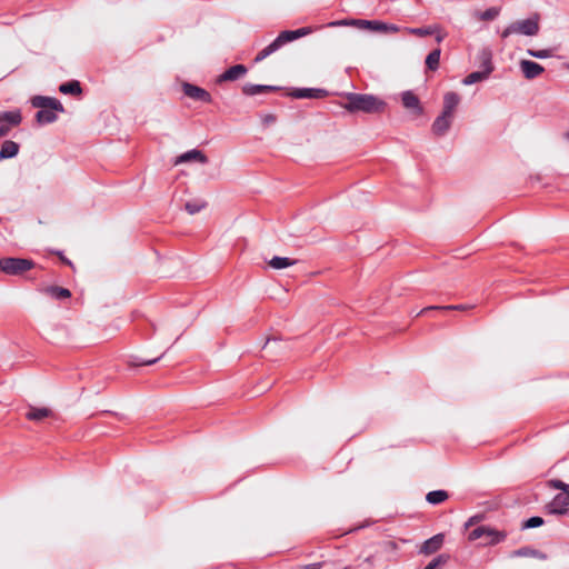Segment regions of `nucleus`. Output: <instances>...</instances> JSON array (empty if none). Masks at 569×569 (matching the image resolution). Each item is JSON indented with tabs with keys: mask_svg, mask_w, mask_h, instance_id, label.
Instances as JSON below:
<instances>
[{
	"mask_svg": "<svg viewBox=\"0 0 569 569\" xmlns=\"http://www.w3.org/2000/svg\"><path fill=\"white\" fill-rule=\"evenodd\" d=\"M36 266L32 259L6 257L0 259V271L9 276H22Z\"/></svg>",
	"mask_w": 569,
	"mask_h": 569,
	"instance_id": "obj_4",
	"label": "nucleus"
},
{
	"mask_svg": "<svg viewBox=\"0 0 569 569\" xmlns=\"http://www.w3.org/2000/svg\"><path fill=\"white\" fill-rule=\"evenodd\" d=\"M182 91L187 97L193 100L201 101L204 103H210L212 101L211 94L203 88H200L196 84L184 82L182 84Z\"/></svg>",
	"mask_w": 569,
	"mask_h": 569,
	"instance_id": "obj_10",
	"label": "nucleus"
},
{
	"mask_svg": "<svg viewBox=\"0 0 569 569\" xmlns=\"http://www.w3.org/2000/svg\"><path fill=\"white\" fill-rule=\"evenodd\" d=\"M498 14H499V9L491 7L481 13V19L485 21H491V20L496 19L498 17Z\"/></svg>",
	"mask_w": 569,
	"mask_h": 569,
	"instance_id": "obj_36",
	"label": "nucleus"
},
{
	"mask_svg": "<svg viewBox=\"0 0 569 569\" xmlns=\"http://www.w3.org/2000/svg\"><path fill=\"white\" fill-rule=\"evenodd\" d=\"M486 532H487V526H479V527L472 529L469 532L468 539L470 541H476L478 539H482L483 540V537L486 536Z\"/></svg>",
	"mask_w": 569,
	"mask_h": 569,
	"instance_id": "obj_33",
	"label": "nucleus"
},
{
	"mask_svg": "<svg viewBox=\"0 0 569 569\" xmlns=\"http://www.w3.org/2000/svg\"><path fill=\"white\" fill-rule=\"evenodd\" d=\"M19 143L12 140H6L0 149V161L16 157L19 152Z\"/></svg>",
	"mask_w": 569,
	"mask_h": 569,
	"instance_id": "obj_20",
	"label": "nucleus"
},
{
	"mask_svg": "<svg viewBox=\"0 0 569 569\" xmlns=\"http://www.w3.org/2000/svg\"><path fill=\"white\" fill-rule=\"evenodd\" d=\"M527 53L530 57L537 58V59H547L553 56L552 49H542V50H535V49H528Z\"/></svg>",
	"mask_w": 569,
	"mask_h": 569,
	"instance_id": "obj_32",
	"label": "nucleus"
},
{
	"mask_svg": "<svg viewBox=\"0 0 569 569\" xmlns=\"http://www.w3.org/2000/svg\"><path fill=\"white\" fill-rule=\"evenodd\" d=\"M443 540H445L443 533L435 535L433 537L427 539L422 543V546L420 548V553L432 555V553L437 552L442 547Z\"/></svg>",
	"mask_w": 569,
	"mask_h": 569,
	"instance_id": "obj_17",
	"label": "nucleus"
},
{
	"mask_svg": "<svg viewBox=\"0 0 569 569\" xmlns=\"http://www.w3.org/2000/svg\"><path fill=\"white\" fill-rule=\"evenodd\" d=\"M460 96L449 91L443 94L442 112L435 119L431 130L437 137L445 136L452 124L455 111L460 103Z\"/></svg>",
	"mask_w": 569,
	"mask_h": 569,
	"instance_id": "obj_2",
	"label": "nucleus"
},
{
	"mask_svg": "<svg viewBox=\"0 0 569 569\" xmlns=\"http://www.w3.org/2000/svg\"><path fill=\"white\" fill-rule=\"evenodd\" d=\"M441 50L439 48L432 50L426 58V66L429 70L436 71L439 68Z\"/></svg>",
	"mask_w": 569,
	"mask_h": 569,
	"instance_id": "obj_27",
	"label": "nucleus"
},
{
	"mask_svg": "<svg viewBox=\"0 0 569 569\" xmlns=\"http://www.w3.org/2000/svg\"><path fill=\"white\" fill-rule=\"evenodd\" d=\"M346 99L347 102L342 107L350 113L380 114L385 112L387 107L386 101L369 93L348 92Z\"/></svg>",
	"mask_w": 569,
	"mask_h": 569,
	"instance_id": "obj_1",
	"label": "nucleus"
},
{
	"mask_svg": "<svg viewBox=\"0 0 569 569\" xmlns=\"http://www.w3.org/2000/svg\"><path fill=\"white\" fill-rule=\"evenodd\" d=\"M274 121H276V116H273V114H266L263 117L264 124H270V123H273Z\"/></svg>",
	"mask_w": 569,
	"mask_h": 569,
	"instance_id": "obj_39",
	"label": "nucleus"
},
{
	"mask_svg": "<svg viewBox=\"0 0 569 569\" xmlns=\"http://www.w3.org/2000/svg\"><path fill=\"white\" fill-rule=\"evenodd\" d=\"M164 353H166V351L163 353H161L160 356L152 358V359H142L139 357H132L130 365L134 366V367L150 366V365L158 362L164 356Z\"/></svg>",
	"mask_w": 569,
	"mask_h": 569,
	"instance_id": "obj_30",
	"label": "nucleus"
},
{
	"mask_svg": "<svg viewBox=\"0 0 569 569\" xmlns=\"http://www.w3.org/2000/svg\"><path fill=\"white\" fill-rule=\"evenodd\" d=\"M44 292L56 300H63L71 297V291L69 289L59 286L47 287Z\"/></svg>",
	"mask_w": 569,
	"mask_h": 569,
	"instance_id": "obj_23",
	"label": "nucleus"
},
{
	"mask_svg": "<svg viewBox=\"0 0 569 569\" xmlns=\"http://www.w3.org/2000/svg\"><path fill=\"white\" fill-rule=\"evenodd\" d=\"M321 567H322V562H313V563L303 566V569H321Z\"/></svg>",
	"mask_w": 569,
	"mask_h": 569,
	"instance_id": "obj_40",
	"label": "nucleus"
},
{
	"mask_svg": "<svg viewBox=\"0 0 569 569\" xmlns=\"http://www.w3.org/2000/svg\"><path fill=\"white\" fill-rule=\"evenodd\" d=\"M22 121L19 109L0 112V138L6 137L11 128L18 127Z\"/></svg>",
	"mask_w": 569,
	"mask_h": 569,
	"instance_id": "obj_7",
	"label": "nucleus"
},
{
	"mask_svg": "<svg viewBox=\"0 0 569 569\" xmlns=\"http://www.w3.org/2000/svg\"><path fill=\"white\" fill-rule=\"evenodd\" d=\"M311 33V28L303 27L299 28L297 30H284L281 31L278 37L266 48H263L254 58V62H260L264 60L270 54L278 51L282 46H284L288 42H291L293 40H297L301 37H305L307 34Z\"/></svg>",
	"mask_w": 569,
	"mask_h": 569,
	"instance_id": "obj_3",
	"label": "nucleus"
},
{
	"mask_svg": "<svg viewBox=\"0 0 569 569\" xmlns=\"http://www.w3.org/2000/svg\"><path fill=\"white\" fill-rule=\"evenodd\" d=\"M59 91L63 94L80 96L82 93V88L78 80H70L61 83Z\"/></svg>",
	"mask_w": 569,
	"mask_h": 569,
	"instance_id": "obj_22",
	"label": "nucleus"
},
{
	"mask_svg": "<svg viewBox=\"0 0 569 569\" xmlns=\"http://www.w3.org/2000/svg\"><path fill=\"white\" fill-rule=\"evenodd\" d=\"M366 562H371V557L366 558Z\"/></svg>",
	"mask_w": 569,
	"mask_h": 569,
	"instance_id": "obj_45",
	"label": "nucleus"
},
{
	"mask_svg": "<svg viewBox=\"0 0 569 569\" xmlns=\"http://www.w3.org/2000/svg\"><path fill=\"white\" fill-rule=\"evenodd\" d=\"M449 498V493L446 490L439 489L427 493L426 500L430 505H440Z\"/></svg>",
	"mask_w": 569,
	"mask_h": 569,
	"instance_id": "obj_25",
	"label": "nucleus"
},
{
	"mask_svg": "<svg viewBox=\"0 0 569 569\" xmlns=\"http://www.w3.org/2000/svg\"><path fill=\"white\" fill-rule=\"evenodd\" d=\"M520 69L523 76L529 80L539 77L545 71V68L541 64L531 60H521Z\"/></svg>",
	"mask_w": 569,
	"mask_h": 569,
	"instance_id": "obj_16",
	"label": "nucleus"
},
{
	"mask_svg": "<svg viewBox=\"0 0 569 569\" xmlns=\"http://www.w3.org/2000/svg\"><path fill=\"white\" fill-rule=\"evenodd\" d=\"M410 32L418 37H427V36H431L433 33V31L429 27L428 28H415V29H411Z\"/></svg>",
	"mask_w": 569,
	"mask_h": 569,
	"instance_id": "obj_38",
	"label": "nucleus"
},
{
	"mask_svg": "<svg viewBox=\"0 0 569 569\" xmlns=\"http://www.w3.org/2000/svg\"><path fill=\"white\" fill-rule=\"evenodd\" d=\"M449 560V556L448 555H445V553H441L439 556H437L436 558H433L426 567L425 569H436L438 568L439 566H442L445 563H447V561Z\"/></svg>",
	"mask_w": 569,
	"mask_h": 569,
	"instance_id": "obj_34",
	"label": "nucleus"
},
{
	"mask_svg": "<svg viewBox=\"0 0 569 569\" xmlns=\"http://www.w3.org/2000/svg\"><path fill=\"white\" fill-rule=\"evenodd\" d=\"M476 519H477V517H472V518H470V519L468 520V522L466 523V527H469V526L473 525V523H475V521H476Z\"/></svg>",
	"mask_w": 569,
	"mask_h": 569,
	"instance_id": "obj_42",
	"label": "nucleus"
},
{
	"mask_svg": "<svg viewBox=\"0 0 569 569\" xmlns=\"http://www.w3.org/2000/svg\"><path fill=\"white\" fill-rule=\"evenodd\" d=\"M482 61H481V71H473L469 73L465 79L462 80V83L466 86H470L473 83H477L479 81L486 80L490 73L493 71L492 62H491V53L489 51H483L482 54Z\"/></svg>",
	"mask_w": 569,
	"mask_h": 569,
	"instance_id": "obj_6",
	"label": "nucleus"
},
{
	"mask_svg": "<svg viewBox=\"0 0 569 569\" xmlns=\"http://www.w3.org/2000/svg\"><path fill=\"white\" fill-rule=\"evenodd\" d=\"M206 207V202H197V201H188L184 204L186 210L190 214L198 213L200 210H202Z\"/></svg>",
	"mask_w": 569,
	"mask_h": 569,
	"instance_id": "obj_35",
	"label": "nucleus"
},
{
	"mask_svg": "<svg viewBox=\"0 0 569 569\" xmlns=\"http://www.w3.org/2000/svg\"><path fill=\"white\" fill-rule=\"evenodd\" d=\"M61 260H62L64 263H67V264H69V266H72L71 261H70L69 259H67L66 257L61 256Z\"/></svg>",
	"mask_w": 569,
	"mask_h": 569,
	"instance_id": "obj_43",
	"label": "nucleus"
},
{
	"mask_svg": "<svg viewBox=\"0 0 569 569\" xmlns=\"http://www.w3.org/2000/svg\"><path fill=\"white\" fill-rule=\"evenodd\" d=\"M515 557H532L545 560L547 556L541 551L533 549L531 547H522L513 551Z\"/></svg>",
	"mask_w": 569,
	"mask_h": 569,
	"instance_id": "obj_26",
	"label": "nucleus"
},
{
	"mask_svg": "<svg viewBox=\"0 0 569 569\" xmlns=\"http://www.w3.org/2000/svg\"><path fill=\"white\" fill-rule=\"evenodd\" d=\"M278 90H280V87L268 86V84L246 83L242 87L243 94L249 96V97H252V96H256V94H260V93H266V92H274V91H278Z\"/></svg>",
	"mask_w": 569,
	"mask_h": 569,
	"instance_id": "obj_19",
	"label": "nucleus"
},
{
	"mask_svg": "<svg viewBox=\"0 0 569 569\" xmlns=\"http://www.w3.org/2000/svg\"><path fill=\"white\" fill-rule=\"evenodd\" d=\"M51 411L47 408H31L27 413L26 417L29 420L33 421H40L47 417H49Z\"/></svg>",
	"mask_w": 569,
	"mask_h": 569,
	"instance_id": "obj_28",
	"label": "nucleus"
},
{
	"mask_svg": "<svg viewBox=\"0 0 569 569\" xmlns=\"http://www.w3.org/2000/svg\"><path fill=\"white\" fill-rule=\"evenodd\" d=\"M337 26H361L366 28H370L376 31H386L389 29V26L377 20H339L332 21L328 23V27H337Z\"/></svg>",
	"mask_w": 569,
	"mask_h": 569,
	"instance_id": "obj_8",
	"label": "nucleus"
},
{
	"mask_svg": "<svg viewBox=\"0 0 569 569\" xmlns=\"http://www.w3.org/2000/svg\"><path fill=\"white\" fill-rule=\"evenodd\" d=\"M507 537H508L507 531L497 530L495 528L487 526V532H486V536L483 537V541L481 542V546L487 547V546L499 545V543L503 542L507 539Z\"/></svg>",
	"mask_w": 569,
	"mask_h": 569,
	"instance_id": "obj_15",
	"label": "nucleus"
},
{
	"mask_svg": "<svg viewBox=\"0 0 569 569\" xmlns=\"http://www.w3.org/2000/svg\"><path fill=\"white\" fill-rule=\"evenodd\" d=\"M539 16L535 14L526 20H519L509 24L502 32L501 38L506 39L512 33H520L525 36H536L539 32Z\"/></svg>",
	"mask_w": 569,
	"mask_h": 569,
	"instance_id": "obj_5",
	"label": "nucleus"
},
{
	"mask_svg": "<svg viewBox=\"0 0 569 569\" xmlns=\"http://www.w3.org/2000/svg\"><path fill=\"white\" fill-rule=\"evenodd\" d=\"M543 523H545V520L541 517L535 516V517H531V518L527 519L526 521H523L521 525V529L525 530V529L538 528V527L542 526Z\"/></svg>",
	"mask_w": 569,
	"mask_h": 569,
	"instance_id": "obj_31",
	"label": "nucleus"
},
{
	"mask_svg": "<svg viewBox=\"0 0 569 569\" xmlns=\"http://www.w3.org/2000/svg\"><path fill=\"white\" fill-rule=\"evenodd\" d=\"M442 39H443V37H442V36H438V37H437V42H441V41H442Z\"/></svg>",
	"mask_w": 569,
	"mask_h": 569,
	"instance_id": "obj_44",
	"label": "nucleus"
},
{
	"mask_svg": "<svg viewBox=\"0 0 569 569\" xmlns=\"http://www.w3.org/2000/svg\"><path fill=\"white\" fill-rule=\"evenodd\" d=\"M247 72L248 69L244 64H234L217 78V83H221L224 81H236L243 77Z\"/></svg>",
	"mask_w": 569,
	"mask_h": 569,
	"instance_id": "obj_14",
	"label": "nucleus"
},
{
	"mask_svg": "<svg viewBox=\"0 0 569 569\" xmlns=\"http://www.w3.org/2000/svg\"><path fill=\"white\" fill-rule=\"evenodd\" d=\"M296 263H297V260H295V259H291V258H288V257H278V256H274L268 262V264L272 269H277V270L291 267V266H293Z\"/></svg>",
	"mask_w": 569,
	"mask_h": 569,
	"instance_id": "obj_24",
	"label": "nucleus"
},
{
	"mask_svg": "<svg viewBox=\"0 0 569 569\" xmlns=\"http://www.w3.org/2000/svg\"><path fill=\"white\" fill-rule=\"evenodd\" d=\"M31 104L32 107L38 108L39 110L53 109L58 112H64V107L62 106V103L58 99L51 97L34 96L31 99Z\"/></svg>",
	"mask_w": 569,
	"mask_h": 569,
	"instance_id": "obj_11",
	"label": "nucleus"
},
{
	"mask_svg": "<svg viewBox=\"0 0 569 569\" xmlns=\"http://www.w3.org/2000/svg\"><path fill=\"white\" fill-rule=\"evenodd\" d=\"M566 138L569 139V130L566 132Z\"/></svg>",
	"mask_w": 569,
	"mask_h": 569,
	"instance_id": "obj_46",
	"label": "nucleus"
},
{
	"mask_svg": "<svg viewBox=\"0 0 569 569\" xmlns=\"http://www.w3.org/2000/svg\"><path fill=\"white\" fill-rule=\"evenodd\" d=\"M401 101L406 109L411 110L416 116L423 113V108L417 94L412 91L407 90L401 94Z\"/></svg>",
	"mask_w": 569,
	"mask_h": 569,
	"instance_id": "obj_13",
	"label": "nucleus"
},
{
	"mask_svg": "<svg viewBox=\"0 0 569 569\" xmlns=\"http://www.w3.org/2000/svg\"><path fill=\"white\" fill-rule=\"evenodd\" d=\"M548 486L553 489L561 490L562 492L569 491V485L565 483L559 479H551L548 481Z\"/></svg>",
	"mask_w": 569,
	"mask_h": 569,
	"instance_id": "obj_37",
	"label": "nucleus"
},
{
	"mask_svg": "<svg viewBox=\"0 0 569 569\" xmlns=\"http://www.w3.org/2000/svg\"><path fill=\"white\" fill-rule=\"evenodd\" d=\"M192 160L204 164L208 162V157L202 151L192 149V150H189V151L178 156L174 160V164L177 166V164L189 162Z\"/></svg>",
	"mask_w": 569,
	"mask_h": 569,
	"instance_id": "obj_18",
	"label": "nucleus"
},
{
	"mask_svg": "<svg viewBox=\"0 0 569 569\" xmlns=\"http://www.w3.org/2000/svg\"><path fill=\"white\" fill-rule=\"evenodd\" d=\"M328 94V91L321 88H296L290 92L295 99H322Z\"/></svg>",
	"mask_w": 569,
	"mask_h": 569,
	"instance_id": "obj_12",
	"label": "nucleus"
},
{
	"mask_svg": "<svg viewBox=\"0 0 569 569\" xmlns=\"http://www.w3.org/2000/svg\"><path fill=\"white\" fill-rule=\"evenodd\" d=\"M343 569H351V567L348 566V567H345Z\"/></svg>",
	"mask_w": 569,
	"mask_h": 569,
	"instance_id": "obj_47",
	"label": "nucleus"
},
{
	"mask_svg": "<svg viewBox=\"0 0 569 569\" xmlns=\"http://www.w3.org/2000/svg\"><path fill=\"white\" fill-rule=\"evenodd\" d=\"M569 491L557 493L547 505V511L551 515H565L568 512Z\"/></svg>",
	"mask_w": 569,
	"mask_h": 569,
	"instance_id": "obj_9",
	"label": "nucleus"
},
{
	"mask_svg": "<svg viewBox=\"0 0 569 569\" xmlns=\"http://www.w3.org/2000/svg\"><path fill=\"white\" fill-rule=\"evenodd\" d=\"M468 307L466 305H457V306H430L427 308H423L420 312L417 313V316L425 315L426 312L430 310H467Z\"/></svg>",
	"mask_w": 569,
	"mask_h": 569,
	"instance_id": "obj_29",
	"label": "nucleus"
},
{
	"mask_svg": "<svg viewBox=\"0 0 569 569\" xmlns=\"http://www.w3.org/2000/svg\"><path fill=\"white\" fill-rule=\"evenodd\" d=\"M278 342H279V339H277V338H268L266 343H264V346H263V348L266 349V348L270 347L272 343L276 345Z\"/></svg>",
	"mask_w": 569,
	"mask_h": 569,
	"instance_id": "obj_41",
	"label": "nucleus"
},
{
	"mask_svg": "<svg viewBox=\"0 0 569 569\" xmlns=\"http://www.w3.org/2000/svg\"><path fill=\"white\" fill-rule=\"evenodd\" d=\"M57 110L53 109H42L36 113V120L39 124H49L54 122L58 119Z\"/></svg>",
	"mask_w": 569,
	"mask_h": 569,
	"instance_id": "obj_21",
	"label": "nucleus"
}]
</instances>
